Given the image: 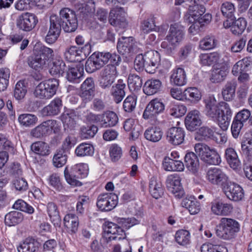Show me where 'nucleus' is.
Segmentation results:
<instances>
[{
	"label": "nucleus",
	"instance_id": "nucleus-2",
	"mask_svg": "<svg viewBox=\"0 0 252 252\" xmlns=\"http://www.w3.org/2000/svg\"><path fill=\"white\" fill-rule=\"evenodd\" d=\"M185 36V28L179 23L171 24L165 40L161 42L160 46L164 52L169 55L172 54L176 47L183 40Z\"/></svg>",
	"mask_w": 252,
	"mask_h": 252
},
{
	"label": "nucleus",
	"instance_id": "nucleus-45",
	"mask_svg": "<svg viewBox=\"0 0 252 252\" xmlns=\"http://www.w3.org/2000/svg\"><path fill=\"white\" fill-rule=\"evenodd\" d=\"M220 58V55L217 52L201 54L199 56L200 63L203 65L210 66L218 62Z\"/></svg>",
	"mask_w": 252,
	"mask_h": 252
},
{
	"label": "nucleus",
	"instance_id": "nucleus-9",
	"mask_svg": "<svg viewBox=\"0 0 252 252\" xmlns=\"http://www.w3.org/2000/svg\"><path fill=\"white\" fill-rule=\"evenodd\" d=\"M206 178L212 185L220 187L221 189L229 180L227 175L220 168H209L206 173Z\"/></svg>",
	"mask_w": 252,
	"mask_h": 252
},
{
	"label": "nucleus",
	"instance_id": "nucleus-64",
	"mask_svg": "<svg viewBox=\"0 0 252 252\" xmlns=\"http://www.w3.org/2000/svg\"><path fill=\"white\" fill-rule=\"evenodd\" d=\"M187 111V108L183 105H173L170 106L169 113L171 115L179 118L183 116Z\"/></svg>",
	"mask_w": 252,
	"mask_h": 252
},
{
	"label": "nucleus",
	"instance_id": "nucleus-37",
	"mask_svg": "<svg viewBox=\"0 0 252 252\" xmlns=\"http://www.w3.org/2000/svg\"><path fill=\"white\" fill-rule=\"evenodd\" d=\"M237 82L234 80L227 82L222 89V95L225 101H230L235 96Z\"/></svg>",
	"mask_w": 252,
	"mask_h": 252
},
{
	"label": "nucleus",
	"instance_id": "nucleus-42",
	"mask_svg": "<svg viewBox=\"0 0 252 252\" xmlns=\"http://www.w3.org/2000/svg\"><path fill=\"white\" fill-rule=\"evenodd\" d=\"M228 72L227 68L224 66L215 68L212 71L210 80L214 83H220L225 79Z\"/></svg>",
	"mask_w": 252,
	"mask_h": 252
},
{
	"label": "nucleus",
	"instance_id": "nucleus-62",
	"mask_svg": "<svg viewBox=\"0 0 252 252\" xmlns=\"http://www.w3.org/2000/svg\"><path fill=\"white\" fill-rule=\"evenodd\" d=\"M45 129H46L47 133L50 134L53 131L54 133H58L60 130V126L57 121L55 120H49L44 121L42 123Z\"/></svg>",
	"mask_w": 252,
	"mask_h": 252
},
{
	"label": "nucleus",
	"instance_id": "nucleus-17",
	"mask_svg": "<svg viewBox=\"0 0 252 252\" xmlns=\"http://www.w3.org/2000/svg\"><path fill=\"white\" fill-rule=\"evenodd\" d=\"M145 70L149 73H154L160 61L159 53L157 51L150 50L144 54Z\"/></svg>",
	"mask_w": 252,
	"mask_h": 252
},
{
	"label": "nucleus",
	"instance_id": "nucleus-5",
	"mask_svg": "<svg viewBox=\"0 0 252 252\" xmlns=\"http://www.w3.org/2000/svg\"><path fill=\"white\" fill-rule=\"evenodd\" d=\"M59 85V81L57 79L46 80L36 87L34 94L40 99H49L56 94Z\"/></svg>",
	"mask_w": 252,
	"mask_h": 252
},
{
	"label": "nucleus",
	"instance_id": "nucleus-59",
	"mask_svg": "<svg viewBox=\"0 0 252 252\" xmlns=\"http://www.w3.org/2000/svg\"><path fill=\"white\" fill-rule=\"evenodd\" d=\"M128 43H127V53L129 56H134L137 54H140L141 52V44L135 41L132 37H127Z\"/></svg>",
	"mask_w": 252,
	"mask_h": 252
},
{
	"label": "nucleus",
	"instance_id": "nucleus-61",
	"mask_svg": "<svg viewBox=\"0 0 252 252\" xmlns=\"http://www.w3.org/2000/svg\"><path fill=\"white\" fill-rule=\"evenodd\" d=\"M251 112L246 109H244L238 112L234 117L233 120L245 125L247 122L251 123Z\"/></svg>",
	"mask_w": 252,
	"mask_h": 252
},
{
	"label": "nucleus",
	"instance_id": "nucleus-44",
	"mask_svg": "<svg viewBox=\"0 0 252 252\" xmlns=\"http://www.w3.org/2000/svg\"><path fill=\"white\" fill-rule=\"evenodd\" d=\"M27 93V86L24 81L20 80L15 85L13 91V96L18 100L22 101Z\"/></svg>",
	"mask_w": 252,
	"mask_h": 252
},
{
	"label": "nucleus",
	"instance_id": "nucleus-63",
	"mask_svg": "<svg viewBox=\"0 0 252 252\" xmlns=\"http://www.w3.org/2000/svg\"><path fill=\"white\" fill-rule=\"evenodd\" d=\"M90 203L89 196L82 195L79 196L76 205V211L80 214H82L85 209L88 207Z\"/></svg>",
	"mask_w": 252,
	"mask_h": 252
},
{
	"label": "nucleus",
	"instance_id": "nucleus-24",
	"mask_svg": "<svg viewBox=\"0 0 252 252\" xmlns=\"http://www.w3.org/2000/svg\"><path fill=\"white\" fill-rule=\"evenodd\" d=\"M185 164L187 168L195 174L199 170L200 164L197 156L193 152L186 154L184 157Z\"/></svg>",
	"mask_w": 252,
	"mask_h": 252
},
{
	"label": "nucleus",
	"instance_id": "nucleus-56",
	"mask_svg": "<svg viewBox=\"0 0 252 252\" xmlns=\"http://www.w3.org/2000/svg\"><path fill=\"white\" fill-rule=\"evenodd\" d=\"M20 124L25 126H30L35 125L37 121V117L32 114H22L18 117Z\"/></svg>",
	"mask_w": 252,
	"mask_h": 252
},
{
	"label": "nucleus",
	"instance_id": "nucleus-34",
	"mask_svg": "<svg viewBox=\"0 0 252 252\" xmlns=\"http://www.w3.org/2000/svg\"><path fill=\"white\" fill-rule=\"evenodd\" d=\"M170 80L171 82L175 85H185L187 83V77L184 69L180 67L174 69L170 76Z\"/></svg>",
	"mask_w": 252,
	"mask_h": 252
},
{
	"label": "nucleus",
	"instance_id": "nucleus-29",
	"mask_svg": "<svg viewBox=\"0 0 252 252\" xmlns=\"http://www.w3.org/2000/svg\"><path fill=\"white\" fill-rule=\"evenodd\" d=\"M149 186L150 193L154 198L158 199L163 195L164 189L162 183L155 177L151 178Z\"/></svg>",
	"mask_w": 252,
	"mask_h": 252
},
{
	"label": "nucleus",
	"instance_id": "nucleus-33",
	"mask_svg": "<svg viewBox=\"0 0 252 252\" xmlns=\"http://www.w3.org/2000/svg\"><path fill=\"white\" fill-rule=\"evenodd\" d=\"M64 226L68 231L72 233H76L78 229L79 219L74 214H66L63 218Z\"/></svg>",
	"mask_w": 252,
	"mask_h": 252
},
{
	"label": "nucleus",
	"instance_id": "nucleus-14",
	"mask_svg": "<svg viewBox=\"0 0 252 252\" xmlns=\"http://www.w3.org/2000/svg\"><path fill=\"white\" fill-rule=\"evenodd\" d=\"M167 189L178 198H181L185 195L182 183L181 178L177 174L168 176L166 181Z\"/></svg>",
	"mask_w": 252,
	"mask_h": 252
},
{
	"label": "nucleus",
	"instance_id": "nucleus-19",
	"mask_svg": "<svg viewBox=\"0 0 252 252\" xmlns=\"http://www.w3.org/2000/svg\"><path fill=\"white\" fill-rule=\"evenodd\" d=\"M201 124V115L197 110H193L189 112L185 119L187 129L191 131L198 129Z\"/></svg>",
	"mask_w": 252,
	"mask_h": 252
},
{
	"label": "nucleus",
	"instance_id": "nucleus-48",
	"mask_svg": "<svg viewBox=\"0 0 252 252\" xmlns=\"http://www.w3.org/2000/svg\"><path fill=\"white\" fill-rule=\"evenodd\" d=\"M31 148L34 153L42 156H48L50 153L48 145L42 141L33 143L31 145Z\"/></svg>",
	"mask_w": 252,
	"mask_h": 252
},
{
	"label": "nucleus",
	"instance_id": "nucleus-47",
	"mask_svg": "<svg viewBox=\"0 0 252 252\" xmlns=\"http://www.w3.org/2000/svg\"><path fill=\"white\" fill-rule=\"evenodd\" d=\"M67 152L60 148L56 151L53 158V165L56 167H61L64 165L67 159Z\"/></svg>",
	"mask_w": 252,
	"mask_h": 252
},
{
	"label": "nucleus",
	"instance_id": "nucleus-15",
	"mask_svg": "<svg viewBox=\"0 0 252 252\" xmlns=\"http://www.w3.org/2000/svg\"><path fill=\"white\" fill-rule=\"evenodd\" d=\"M219 111L220 114L217 122L222 130H226L232 119V111L227 103L221 101Z\"/></svg>",
	"mask_w": 252,
	"mask_h": 252
},
{
	"label": "nucleus",
	"instance_id": "nucleus-20",
	"mask_svg": "<svg viewBox=\"0 0 252 252\" xmlns=\"http://www.w3.org/2000/svg\"><path fill=\"white\" fill-rule=\"evenodd\" d=\"M204 102L206 115L217 122L220 114V102L218 103L215 98L212 97L206 99Z\"/></svg>",
	"mask_w": 252,
	"mask_h": 252
},
{
	"label": "nucleus",
	"instance_id": "nucleus-51",
	"mask_svg": "<svg viewBox=\"0 0 252 252\" xmlns=\"http://www.w3.org/2000/svg\"><path fill=\"white\" fill-rule=\"evenodd\" d=\"M127 85L130 92H136L142 86V79L137 75H129L127 80Z\"/></svg>",
	"mask_w": 252,
	"mask_h": 252
},
{
	"label": "nucleus",
	"instance_id": "nucleus-26",
	"mask_svg": "<svg viewBox=\"0 0 252 252\" xmlns=\"http://www.w3.org/2000/svg\"><path fill=\"white\" fill-rule=\"evenodd\" d=\"M47 211L54 226L55 227H60L62 220L57 205L52 202H49L47 205Z\"/></svg>",
	"mask_w": 252,
	"mask_h": 252
},
{
	"label": "nucleus",
	"instance_id": "nucleus-52",
	"mask_svg": "<svg viewBox=\"0 0 252 252\" xmlns=\"http://www.w3.org/2000/svg\"><path fill=\"white\" fill-rule=\"evenodd\" d=\"M94 152V148L93 146L86 143L80 144L77 147L75 151V153L78 157L92 156Z\"/></svg>",
	"mask_w": 252,
	"mask_h": 252
},
{
	"label": "nucleus",
	"instance_id": "nucleus-30",
	"mask_svg": "<svg viewBox=\"0 0 252 252\" xmlns=\"http://www.w3.org/2000/svg\"><path fill=\"white\" fill-rule=\"evenodd\" d=\"M233 210L232 205L221 202H217L212 203L211 210L215 215L218 216L228 215Z\"/></svg>",
	"mask_w": 252,
	"mask_h": 252
},
{
	"label": "nucleus",
	"instance_id": "nucleus-58",
	"mask_svg": "<svg viewBox=\"0 0 252 252\" xmlns=\"http://www.w3.org/2000/svg\"><path fill=\"white\" fill-rule=\"evenodd\" d=\"M97 130V127L94 125L83 126L80 128V135L82 139H89L94 137Z\"/></svg>",
	"mask_w": 252,
	"mask_h": 252
},
{
	"label": "nucleus",
	"instance_id": "nucleus-46",
	"mask_svg": "<svg viewBox=\"0 0 252 252\" xmlns=\"http://www.w3.org/2000/svg\"><path fill=\"white\" fill-rule=\"evenodd\" d=\"M184 98L185 100L196 103L200 100L201 94L196 88L190 87L184 90Z\"/></svg>",
	"mask_w": 252,
	"mask_h": 252
},
{
	"label": "nucleus",
	"instance_id": "nucleus-43",
	"mask_svg": "<svg viewBox=\"0 0 252 252\" xmlns=\"http://www.w3.org/2000/svg\"><path fill=\"white\" fill-rule=\"evenodd\" d=\"M175 240L179 245L187 246L190 243V233L187 230H178L175 233Z\"/></svg>",
	"mask_w": 252,
	"mask_h": 252
},
{
	"label": "nucleus",
	"instance_id": "nucleus-27",
	"mask_svg": "<svg viewBox=\"0 0 252 252\" xmlns=\"http://www.w3.org/2000/svg\"><path fill=\"white\" fill-rule=\"evenodd\" d=\"M224 157L227 163L233 170H237L240 168L241 162L236 152L233 148H226L225 150Z\"/></svg>",
	"mask_w": 252,
	"mask_h": 252
},
{
	"label": "nucleus",
	"instance_id": "nucleus-3",
	"mask_svg": "<svg viewBox=\"0 0 252 252\" xmlns=\"http://www.w3.org/2000/svg\"><path fill=\"white\" fill-rule=\"evenodd\" d=\"M240 226L237 220L231 218H222L216 226V235L225 240H232L235 238L240 231Z\"/></svg>",
	"mask_w": 252,
	"mask_h": 252
},
{
	"label": "nucleus",
	"instance_id": "nucleus-12",
	"mask_svg": "<svg viewBox=\"0 0 252 252\" xmlns=\"http://www.w3.org/2000/svg\"><path fill=\"white\" fill-rule=\"evenodd\" d=\"M221 189L227 198L233 201H240L244 196L243 188L238 184L230 181V180Z\"/></svg>",
	"mask_w": 252,
	"mask_h": 252
},
{
	"label": "nucleus",
	"instance_id": "nucleus-18",
	"mask_svg": "<svg viewBox=\"0 0 252 252\" xmlns=\"http://www.w3.org/2000/svg\"><path fill=\"white\" fill-rule=\"evenodd\" d=\"M166 139L169 143L173 145H179L184 141L185 131L180 127H172L166 131Z\"/></svg>",
	"mask_w": 252,
	"mask_h": 252
},
{
	"label": "nucleus",
	"instance_id": "nucleus-1",
	"mask_svg": "<svg viewBox=\"0 0 252 252\" xmlns=\"http://www.w3.org/2000/svg\"><path fill=\"white\" fill-rule=\"evenodd\" d=\"M77 27L78 20L75 11L68 8H63L60 10L59 16L51 15L50 27L45 40L52 44L59 37L62 28L65 32H71L75 31Z\"/></svg>",
	"mask_w": 252,
	"mask_h": 252
},
{
	"label": "nucleus",
	"instance_id": "nucleus-23",
	"mask_svg": "<svg viewBox=\"0 0 252 252\" xmlns=\"http://www.w3.org/2000/svg\"><path fill=\"white\" fill-rule=\"evenodd\" d=\"M62 105L61 99L59 97L55 98L43 108L42 110V114L47 116H56L60 113Z\"/></svg>",
	"mask_w": 252,
	"mask_h": 252
},
{
	"label": "nucleus",
	"instance_id": "nucleus-55",
	"mask_svg": "<svg viewBox=\"0 0 252 252\" xmlns=\"http://www.w3.org/2000/svg\"><path fill=\"white\" fill-rule=\"evenodd\" d=\"M35 48L38 53H40L44 56V59L41 60L45 62L46 67L49 60L52 59L54 56L53 49L44 45L36 46Z\"/></svg>",
	"mask_w": 252,
	"mask_h": 252
},
{
	"label": "nucleus",
	"instance_id": "nucleus-16",
	"mask_svg": "<svg viewBox=\"0 0 252 252\" xmlns=\"http://www.w3.org/2000/svg\"><path fill=\"white\" fill-rule=\"evenodd\" d=\"M164 107V104L160 99H152L146 106L142 117L145 120L155 119L158 115L163 111Z\"/></svg>",
	"mask_w": 252,
	"mask_h": 252
},
{
	"label": "nucleus",
	"instance_id": "nucleus-21",
	"mask_svg": "<svg viewBox=\"0 0 252 252\" xmlns=\"http://www.w3.org/2000/svg\"><path fill=\"white\" fill-rule=\"evenodd\" d=\"M60 119L63 124L64 130L73 129L76 125L77 112L73 109H65L61 115Z\"/></svg>",
	"mask_w": 252,
	"mask_h": 252
},
{
	"label": "nucleus",
	"instance_id": "nucleus-7",
	"mask_svg": "<svg viewBox=\"0 0 252 252\" xmlns=\"http://www.w3.org/2000/svg\"><path fill=\"white\" fill-rule=\"evenodd\" d=\"M91 50V46L87 42L85 46L79 49L76 46H70L67 48L64 53L65 58L69 62H80L86 56L89 55Z\"/></svg>",
	"mask_w": 252,
	"mask_h": 252
},
{
	"label": "nucleus",
	"instance_id": "nucleus-40",
	"mask_svg": "<svg viewBox=\"0 0 252 252\" xmlns=\"http://www.w3.org/2000/svg\"><path fill=\"white\" fill-rule=\"evenodd\" d=\"M125 84L121 79L118 80V84L111 89V94L114 97V101L118 103L120 102L125 95L126 93L124 91Z\"/></svg>",
	"mask_w": 252,
	"mask_h": 252
},
{
	"label": "nucleus",
	"instance_id": "nucleus-60",
	"mask_svg": "<svg viewBox=\"0 0 252 252\" xmlns=\"http://www.w3.org/2000/svg\"><path fill=\"white\" fill-rule=\"evenodd\" d=\"M214 132L213 129L208 126H202L197 132L196 139L199 140H209L213 138Z\"/></svg>",
	"mask_w": 252,
	"mask_h": 252
},
{
	"label": "nucleus",
	"instance_id": "nucleus-31",
	"mask_svg": "<svg viewBox=\"0 0 252 252\" xmlns=\"http://www.w3.org/2000/svg\"><path fill=\"white\" fill-rule=\"evenodd\" d=\"M44 59V56L40 53H38L36 51V48L34 47L33 49V55L31 56L28 59V64L32 68L36 70H39L43 69L45 67V62L40 60Z\"/></svg>",
	"mask_w": 252,
	"mask_h": 252
},
{
	"label": "nucleus",
	"instance_id": "nucleus-6",
	"mask_svg": "<svg viewBox=\"0 0 252 252\" xmlns=\"http://www.w3.org/2000/svg\"><path fill=\"white\" fill-rule=\"evenodd\" d=\"M66 182L70 185L76 187L82 186V184L78 180L86 177L88 170L85 165L78 164L72 166L70 169L66 167L64 171Z\"/></svg>",
	"mask_w": 252,
	"mask_h": 252
},
{
	"label": "nucleus",
	"instance_id": "nucleus-53",
	"mask_svg": "<svg viewBox=\"0 0 252 252\" xmlns=\"http://www.w3.org/2000/svg\"><path fill=\"white\" fill-rule=\"evenodd\" d=\"M247 25L246 19L240 17L234 20L233 26L231 27V32L235 35L241 34L245 30Z\"/></svg>",
	"mask_w": 252,
	"mask_h": 252
},
{
	"label": "nucleus",
	"instance_id": "nucleus-41",
	"mask_svg": "<svg viewBox=\"0 0 252 252\" xmlns=\"http://www.w3.org/2000/svg\"><path fill=\"white\" fill-rule=\"evenodd\" d=\"M39 244L34 239L29 238L18 247L19 252H36L38 249Z\"/></svg>",
	"mask_w": 252,
	"mask_h": 252
},
{
	"label": "nucleus",
	"instance_id": "nucleus-38",
	"mask_svg": "<svg viewBox=\"0 0 252 252\" xmlns=\"http://www.w3.org/2000/svg\"><path fill=\"white\" fill-rule=\"evenodd\" d=\"M24 219L22 213L18 211H11L5 216L4 222L9 226H15L21 223Z\"/></svg>",
	"mask_w": 252,
	"mask_h": 252
},
{
	"label": "nucleus",
	"instance_id": "nucleus-32",
	"mask_svg": "<svg viewBox=\"0 0 252 252\" xmlns=\"http://www.w3.org/2000/svg\"><path fill=\"white\" fill-rule=\"evenodd\" d=\"M161 86V82L158 79L148 80L143 86V92L147 95H153L160 91Z\"/></svg>",
	"mask_w": 252,
	"mask_h": 252
},
{
	"label": "nucleus",
	"instance_id": "nucleus-57",
	"mask_svg": "<svg viewBox=\"0 0 252 252\" xmlns=\"http://www.w3.org/2000/svg\"><path fill=\"white\" fill-rule=\"evenodd\" d=\"M205 11L206 9L204 5L194 3L189 5L188 11L189 12V15L193 16L196 20L199 18V16H202L205 13Z\"/></svg>",
	"mask_w": 252,
	"mask_h": 252
},
{
	"label": "nucleus",
	"instance_id": "nucleus-11",
	"mask_svg": "<svg viewBox=\"0 0 252 252\" xmlns=\"http://www.w3.org/2000/svg\"><path fill=\"white\" fill-rule=\"evenodd\" d=\"M116 67L112 64L107 65L102 69L99 76V84L103 89L109 88L114 82L117 76Z\"/></svg>",
	"mask_w": 252,
	"mask_h": 252
},
{
	"label": "nucleus",
	"instance_id": "nucleus-22",
	"mask_svg": "<svg viewBox=\"0 0 252 252\" xmlns=\"http://www.w3.org/2000/svg\"><path fill=\"white\" fill-rule=\"evenodd\" d=\"M95 120H98L103 127L114 126L118 122V118L116 113L112 111H107L101 115L90 114Z\"/></svg>",
	"mask_w": 252,
	"mask_h": 252
},
{
	"label": "nucleus",
	"instance_id": "nucleus-49",
	"mask_svg": "<svg viewBox=\"0 0 252 252\" xmlns=\"http://www.w3.org/2000/svg\"><path fill=\"white\" fill-rule=\"evenodd\" d=\"M181 204L182 207L187 208L191 215L197 214L200 209L199 202L195 199L191 200L186 198L182 201Z\"/></svg>",
	"mask_w": 252,
	"mask_h": 252
},
{
	"label": "nucleus",
	"instance_id": "nucleus-28",
	"mask_svg": "<svg viewBox=\"0 0 252 252\" xmlns=\"http://www.w3.org/2000/svg\"><path fill=\"white\" fill-rule=\"evenodd\" d=\"M109 21L111 25L125 24L126 21L125 11L123 7L117 6L115 9L110 11Z\"/></svg>",
	"mask_w": 252,
	"mask_h": 252
},
{
	"label": "nucleus",
	"instance_id": "nucleus-10",
	"mask_svg": "<svg viewBox=\"0 0 252 252\" xmlns=\"http://www.w3.org/2000/svg\"><path fill=\"white\" fill-rule=\"evenodd\" d=\"M118 200V196L115 193L100 194L97 197L96 206L101 211H110L117 206Z\"/></svg>",
	"mask_w": 252,
	"mask_h": 252
},
{
	"label": "nucleus",
	"instance_id": "nucleus-25",
	"mask_svg": "<svg viewBox=\"0 0 252 252\" xmlns=\"http://www.w3.org/2000/svg\"><path fill=\"white\" fill-rule=\"evenodd\" d=\"M162 165L164 169L168 171L181 172L185 169L184 164L181 160L172 159L168 157H164Z\"/></svg>",
	"mask_w": 252,
	"mask_h": 252
},
{
	"label": "nucleus",
	"instance_id": "nucleus-8",
	"mask_svg": "<svg viewBox=\"0 0 252 252\" xmlns=\"http://www.w3.org/2000/svg\"><path fill=\"white\" fill-rule=\"evenodd\" d=\"M104 233L103 238L106 243L112 240H124L126 238V233L121 228H119L116 223L106 222L103 224Z\"/></svg>",
	"mask_w": 252,
	"mask_h": 252
},
{
	"label": "nucleus",
	"instance_id": "nucleus-39",
	"mask_svg": "<svg viewBox=\"0 0 252 252\" xmlns=\"http://www.w3.org/2000/svg\"><path fill=\"white\" fill-rule=\"evenodd\" d=\"M65 73L67 80L74 83H79L83 76L82 72L77 66L72 67L68 65Z\"/></svg>",
	"mask_w": 252,
	"mask_h": 252
},
{
	"label": "nucleus",
	"instance_id": "nucleus-54",
	"mask_svg": "<svg viewBox=\"0 0 252 252\" xmlns=\"http://www.w3.org/2000/svg\"><path fill=\"white\" fill-rule=\"evenodd\" d=\"M10 71L7 68H0V92L5 91L9 84Z\"/></svg>",
	"mask_w": 252,
	"mask_h": 252
},
{
	"label": "nucleus",
	"instance_id": "nucleus-36",
	"mask_svg": "<svg viewBox=\"0 0 252 252\" xmlns=\"http://www.w3.org/2000/svg\"><path fill=\"white\" fill-rule=\"evenodd\" d=\"M144 135L147 140L152 142H157L161 139L163 132L158 126H151L146 129Z\"/></svg>",
	"mask_w": 252,
	"mask_h": 252
},
{
	"label": "nucleus",
	"instance_id": "nucleus-35",
	"mask_svg": "<svg viewBox=\"0 0 252 252\" xmlns=\"http://www.w3.org/2000/svg\"><path fill=\"white\" fill-rule=\"evenodd\" d=\"M141 129L137 121L133 119H127V132H129V139L134 141L139 136Z\"/></svg>",
	"mask_w": 252,
	"mask_h": 252
},
{
	"label": "nucleus",
	"instance_id": "nucleus-13",
	"mask_svg": "<svg viewBox=\"0 0 252 252\" xmlns=\"http://www.w3.org/2000/svg\"><path fill=\"white\" fill-rule=\"evenodd\" d=\"M37 22L38 19L34 14L26 12L18 16L16 20V25L20 30L30 32L34 28Z\"/></svg>",
	"mask_w": 252,
	"mask_h": 252
},
{
	"label": "nucleus",
	"instance_id": "nucleus-4",
	"mask_svg": "<svg viewBox=\"0 0 252 252\" xmlns=\"http://www.w3.org/2000/svg\"><path fill=\"white\" fill-rule=\"evenodd\" d=\"M195 151L201 159L207 164L218 165L221 162V158L217 150L208 145L197 143L194 146Z\"/></svg>",
	"mask_w": 252,
	"mask_h": 252
},
{
	"label": "nucleus",
	"instance_id": "nucleus-50",
	"mask_svg": "<svg viewBox=\"0 0 252 252\" xmlns=\"http://www.w3.org/2000/svg\"><path fill=\"white\" fill-rule=\"evenodd\" d=\"M217 44V40L214 35H206L199 41V48L208 50L214 48Z\"/></svg>",
	"mask_w": 252,
	"mask_h": 252
}]
</instances>
